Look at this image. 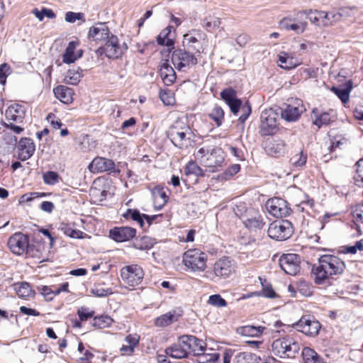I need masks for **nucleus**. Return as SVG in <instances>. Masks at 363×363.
I'll return each mask as SVG.
<instances>
[{"mask_svg": "<svg viewBox=\"0 0 363 363\" xmlns=\"http://www.w3.org/2000/svg\"><path fill=\"white\" fill-rule=\"evenodd\" d=\"M345 268V262L338 257L324 255L319 258L318 264L313 267L315 282L321 284L333 275L340 274Z\"/></svg>", "mask_w": 363, "mask_h": 363, "instance_id": "f257e3e1", "label": "nucleus"}, {"mask_svg": "<svg viewBox=\"0 0 363 363\" xmlns=\"http://www.w3.org/2000/svg\"><path fill=\"white\" fill-rule=\"evenodd\" d=\"M196 162L209 169L212 172L218 170L224 162V152L215 145L203 143L194 153Z\"/></svg>", "mask_w": 363, "mask_h": 363, "instance_id": "f03ea898", "label": "nucleus"}, {"mask_svg": "<svg viewBox=\"0 0 363 363\" xmlns=\"http://www.w3.org/2000/svg\"><path fill=\"white\" fill-rule=\"evenodd\" d=\"M192 133L189 125L182 121H175L168 130V137L179 148L187 147Z\"/></svg>", "mask_w": 363, "mask_h": 363, "instance_id": "7ed1b4c3", "label": "nucleus"}, {"mask_svg": "<svg viewBox=\"0 0 363 363\" xmlns=\"http://www.w3.org/2000/svg\"><path fill=\"white\" fill-rule=\"evenodd\" d=\"M272 352L281 358L294 357L300 350V344L293 337L286 336L272 342Z\"/></svg>", "mask_w": 363, "mask_h": 363, "instance_id": "20e7f679", "label": "nucleus"}, {"mask_svg": "<svg viewBox=\"0 0 363 363\" xmlns=\"http://www.w3.org/2000/svg\"><path fill=\"white\" fill-rule=\"evenodd\" d=\"M26 116V108L18 104H13L8 107L5 112V117L8 122L4 123V126L10 129L16 134H20L24 128L13 123H21Z\"/></svg>", "mask_w": 363, "mask_h": 363, "instance_id": "39448f33", "label": "nucleus"}, {"mask_svg": "<svg viewBox=\"0 0 363 363\" xmlns=\"http://www.w3.org/2000/svg\"><path fill=\"white\" fill-rule=\"evenodd\" d=\"M128 49L125 43H120L117 36L111 35L106 40L105 44L96 50V55H105L109 59H117Z\"/></svg>", "mask_w": 363, "mask_h": 363, "instance_id": "423d86ee", "label": "nucleus"}, {"mask_svg": "<svg viewBox=\"0 0 363 363\" xmlns=\"http://www.w3.org/2000/svg\"><path fill=\"white\" fill-rule=\"evenodd\" d=\"M172 62L177 70L186 72L197 65L198 59L186 49H177L172 54Z\"/></svg>", "mask_w": 363, "mask_h": 363, "instance_id": "0eeeda50", "label": "nucleus"}, {"mask_svg": "<svg viewBox=\"0 0 363 363\" xmlns=\"http://www.w3.org/2000/svg\"><path fill=\"white\" fill-rule=\"evenodd\" d=\"M268 235L277 240H285L293 233L291 223L286 220H275L268 228Z\"/></svg>", "mask_w": 363, "mask_h": 363, "instance_id": "6e6552de", "label": "nucleus"}, {"mask_svg": "<svg viewBox=\"0 0 363 363\" xmlns=\"http://www.w3.org/2000/svg\"><path fill=\"white\" fill-rule=\"evenodd\" d=\"M183 262L192 271L201 272L206 267V255L197 249L189 250L184 253Z\"/></svg>", "mask_w": 363, "mask_h": 363, "instance_id": "1a4fd4ad", "label": "nucleus"}, {"mask_svg": "<svg viewBox=\"0 0 363 363\" xmlns=\"http://www.w3.org/2000/svg\"><path fill=\"white\" fill-rule=\"evenodd\" d=\"M320 327V323L311 315H303L293 324V328L308 336L318 335Z\"/></svg>", "mask_w": 363, "mask_h": 363, "instance_id": "9d476101", "label": "nucleus"}, {"mask_svg": "<svg viewBox=\"0 0 363 363\" xmlns=\"http://www.w3.org/2000/svg\"><path fill=\"white\" fill-rule=\"evenodd\" d=\"M121 275L125 284L130 286H135L141 283L144 272L140 266L132 264L122 268Z\"/></svg>", "mask_w": 363, "mask_h": 363, "instance_id": "9b49d317", "label": "nucleus"}, {"mask_svg": "<svg viewBox=\"0 0 363 363\" xmlns=\"http://www.w3.org/2000/svg\"><path fill=\"white\" fill-rule=\"evenodd\" d=\"M235 263L230 257H224L217 260L213 265L215 278H228L235 272Z\"/></svg>", "mask_w": 363, "mask_h": 363, "instance_id": "f8f14e48", "label": "nucleus"}, {"mask_svg": "<svg viewBox=\"0 0 363 363\" xmlns=\"http://www.w3.org/2000/svg\"><path fill=\"white\" fill-rule=\"evenodd\" d=\"M204 35L201 30H194L184 35L183 45L186 50L190 52H194V54L200 55L203 52L202 45L200 40Z\"/></svg>", "mask_w": 363, "mask_h": 363, "instance_id": "ddd939ff", "label": "nucleus"}, {"mask_svg": "<svg viewBox=\"0 0 363 363\" xmlns=\"http://www.w3.org/2000/svg\"><path fill=\"white\" fill-rule=\"evenodd\" d=\"M279 264L281 269L289 275H296L300 271V258L296 254L282 255Z\"/></svg>", "mask_w": 363, "mask_h": 363, "instance_id": "4468645a", "label": "nucleus"}, {"mask_svg": "<svg viewBox=\"0 0 363 363\" xmlns=\"http://www.w3.org/2000/svg\"><path fill=\"white\" fill-rule=\"evenodd\" d=\"M261 129L265 135H272L277 129V113L270 108L262 112Z\"/></svg>", "mask_w": 363, "mask_h": 363, "instance_id": "2eb2a0df", "label": "nucleus"}, {"mask_svg": "<svg viewBox=\"0 0 363 363\" xmlns=\"http://www.w3.org/2000/svg\"><path fill=\"white\" fill-rule=\"evenodd\" d=\"M305 111L306 108L302 104V101L299 99H296L291 104L286 105L282 108L281 116L282 118L287 121H295Z\"/></svg>", "mask_w": 363, "mask_h": 363, "instance_id": "dca6fc26", "label": "nucleus"}, {"mask_svg": "<svg viewBox=\"0 0 363 363\" xmlns=\"http://www.w3.org/2000/svg\"><path fill=\"white\" fill-rule=\"evenodd\" d=\"M242 223L246 228L255 231L262 229L265 224L262 214L253 208H250L247 215H245Z\"/></svg>", "mask_w": 363, "mask_h": 363, "instance_id": "f3484780", "label": "nucleus"}, {"mask_svg": "<svg viewBox=\"0 0 363 363\" xmlns=\"http://www.w3.org/2000/svg\"><path fill=\"white\" fill-rule=\"evenodd\" d=\"M8 247L13 254L21 255L28 247V238L22 233H15L9 239Z\"/></svg>", "mask_w": 363, "mask_h": 363, "instance_id": "a211bd4d", "label": "nucleus"}, {"mask_svg": "<svg viewBox=\"0 0 363 363\" xmlns=\"http://www.w3.org/2000/svg\"><path fill=\"white\" fill-rule=\"evenodd\" d=\"M266 208L271 215L277 218L287 216L290 211L286 202L280 198L269 199L267 201Z\"/></svg>", "mask_w": 363, "mask_h": 363, "instance_id": "6ab92c4d", "label": "nucleus"}, {"mask_svg": "<svg viewBox=\"0 0 363 363\" xmlns=\"http://www.w3.org/2000/svg\"><path fill=\"white\" fill-rule=\"evenodd\" d=\"M182 343L186 345L189 354L197 356L206 350V344L200 339L193 335H183Z\"/></svg>", "mask_w": 363, "mask_h": 363, "instance_id": "aec40b11", "label": "nucleus"}, {"mask_svg": "<svg viewBox=\"0 0 363 363\" xmlns=\"http://www.w3.org/2000/svg\"><path fill=\"white\" fill-rule=\"evenodd\" d=\"M136 235V230L133 228L116 227L109 232V236L116 242H122L133 238Z\"/></svg>", "mask_w": 363, "mask_h": 363, "instance_id": "412c9836", "label": "nucleus"}, {"mask_svg": "<svg viewBox=\"0 0 363 363\" xmlns=\"http://www.w3.org/2000/svg\"><path fill=\"white\" fill-rule=\"evenodd\" d=\"M115 164L113 160L101 157H96L89 164L88 169L91 172L99 173L113 170Z\"/></svg>", "mask_w": 363, "mask_h": 363, "instance_id": "4be33fe9", "label": "nucleus"}, {"mask_svg": "<svg viewBox=\"0 0 363 363\" xmlns=\"http://www.w3.org/2000/svg\"><path fill=\"white\" fill-rule=\"evenodd\" d=\"M18 158L26 161L31 157L35 150V146L32 139L21 138L17 145Z\"/></svg>", "mask_w": 363, "mask_h": 363, "instance_id": "5701e85b", "label": "nucleus"}, {"mask_svg": "<svg viewBox=\"0 0 363 363\" xmlns=\"http://www.w3.org/2000/svg\"><path fill=\"white\" fill-rule=\"evenodd\" d=\"M109 36V29L108 26L103 23H98L91 26L88 33L89 38L96 42L106 40Z\"/></svg>", "mask_w": 363, "mask_h": 363, "instance_id": "b1692460", "label": "nucleus"}, {"mask_svg": "<svg viewBox=\"0 0 363 363\" xmlns=\"http://www.w3.org/2000/svg\"><path fill=\"white\" fill-rule=\"evenodd\" d=\"M311 118L313 120V124L316 125L318 128L322 126L328 125L335 118L333 115V111L322 112L318 108H313L312 111Z\"/></svg>", "mask_w": 363, "mask_h": 363, "instance_id": "393cba45", "label": "nucleus"}, {"mask_svg": "<svg viewBox=\"0 0 363 363\" xmlns=\"http://www.w3.org/2000/svg\"><path fill=\"white\" fill-rule=\"evenodd\" d=\"M185 340L183 339V336L179 337L177 342L166 348L165 353L175 359H182L188 356L189 352L186 348V345L182 342Z\"/></svg>", "mask_w": 363, "mask_h": 363, "instance_id": "a878e982", "label": "nucleus"}, {"mask_svg": "<svg viewBox=\"0 0 363 363\" xmlns=\"http://www.w3.org/2000/svg\"><path fill=\"white\" fill-rule=\"evenodd\" d=\"M223 100L229 106L230 111L237 114L241 108V101L236 97V92L233 89H226L220 93Z\"/></svg>", "mask_w": 363, "mask_h": 363, "instance_id": "bb28decb", "label": "nucleus"}, {"mask_svg": "<svg viewBox=\"0 0 363 363\" xmlns=\"http://www.w3.org/2000/svg\"><path fill=\"white\" fill-rule=\"evenodd\" d=\"M279 65L285 69H291L298 66L301 62L292 53L281 52L279 55Z\"/></svg>", "mask_w": 363, "mask_h": 363, "instance_id": "cd10ccee", "label": "nucleus"}, {"mask_svg": "<svg viewBox=\"0 0 363 363\" xmlns=\"http://www.w3.org/2000/svg\"><path fill=\"white\" fill-rule=\"evenodd\" d=\"M160 74L163 82L167 86L171 85L176 80V73L167 61L161 62Z\"/></svg>", "mask_w": 363, "mask_h": 363, "instance_id": "c85d7f7f", "label": "nucleus"}, {"mask_svg": "<svg viewBox=\"0 0 363 363\" xmlns=\"http://www.w3.org/2000/svg\"><path fill=\"white\" fill-rule=\"evenodd\" d=\"M123 216L125 218H130L133 220L137 221L141 228L144 227V218L147 220L148 225H150L152 221L157 217V216H150L145 214H140L137 209H128L126 212L123 213Z\"/></svg>", "mask_w": 363, "mask_h": 363, "instance_id": "c756f323", "label": "nucleus"}, {"mask_svg": "<svg viewBox=\"0 0 363 363\" xmlns=\"http://www.w3.org/2000/svg\"><path fill=\"white\" fill-rule=\"evenodd\" d=\"M55 97L64 104H71L73 101L74 91L72 89L65 86H57L54 89Z\"/></svg>", "mask_w": 363, "mask_h": 363, "instance_id": "7c9ffc66", "label": "nucleus"}, {"mask_svg": "<svg viewBox=\"0 0 363 363\" xmlns=\"http://www.w3.org/2000/svg\"><path fill=\"white\" fill-rule=\"evenodd\" d=\"M154 206L155 209L160 210L167 202L168 196L163 187L156 186L152 189Z\"/></svg>", "mask_w": 363, "mask_h": 363, "instance_id": "2f4dec72", "label": "nucleus"}, {"mask_svg": "<svg viewBox=\"0 0 363 363\" xmlns=\"http://www.w3.org/2000/svg\"><path fill=\"white\" fill-rule=\"evenodd\" d=\"M77 43L74 41L69 42L65 53L62 55V61L65 63L70 64L74 62L82 55V51L77 55L74 54V50L77 48Z\"/></svg>", "mask_w": 363, "mask_h": 363, "instance_id": "473e14b6", "label": "nucleus"}, {"mask_svg": "<svg viewBox=\"0 0 363 363\" xmlns=\"http://www.w3.org/2000/svg\"><path fill=\"white\" fill-rule=\"evenodd\" d=\"M303 16H306V17L311 21V23L314 24L317 26H323L324 27V18H323V11H303Z\"/></svg>", "mask_w": 363, "mask_h": 363, "instance_id": "72a5a7b5", "label": "nucleus"}, {"mask_svg": "<svg viewBox=\"0 0 363 363\" xmlns=\"http://www.w3.org/2000/svg\"><path fill=\"white\" fill-rule=\"evenodd\" d=\"M82 69L79 67L69 69L65 75L64 82L71 85H77L82 77Z\"/></svg>", "mask_w": 363, "mask_h": 363, "instance_id": "f704fd0d", "label": "nucleus"}, {"mask_svg": "<svg viewBox=\"0 0 363 363\" xmlns=\"http://www.w3.org/2000/svg\"><path fill=\"white\" fill-rule=\"evenodd\" d=\"M177 320L174 311H169L155 319V325L157 327H166Z\"/></svg>", "mask_w": 363, "mask_h": 363, "instance_id": "c9c22d12", "label": "nucleus"}, {"mask_svg": "<svg viewBox=\"0 0 363 363\" xmlns=\"http://www.w3.org/2000/svg\"><path fill=\"white\" fill-rule=\"evenodd\" d=\"M302 11L297 13L296 17L293 18V21L291 23L290 30H294L296 33H302L305 31L307 23L302 19Z\"/></svg>", "mask_w": 363, "mask_h": 363, "instance_id": "e433bc0d", "label": "nucleus"}, {"mask_svg": "<svg viewBox=\"0 0 363 363\" xmlns=\"http://www.w3.org/2000/svg\"><path fill=\"white\" fill-rule=\"evenodd\" d=\"M15 291L20 298H29L34 296L30 284L26 282L18 283L14 285Z\"/></svg>", "mask_w": 363, "mask_h": 363, "instance_id": "4c0bfd02", "label": "nucleus"}, {"mask_svg": "<svg viewBox=\"0 0 363 363\" xmlns=\"http://www.w3.org/2000/svg\"><path fill=\"white\" fill-rule=\"evenodd\" d=\"M302 357L303 363H322L316 352L310 347L303 349Z\"/></svg>", "mask_w": 363, "mask_h": 363, "instance_id": "58836bf2", "label": "nucleus"}, {"mask_svg": "<svg viewBox=\"0 0 363 363\" xmlns=\"http://www.w3.org/2000/svg\"><path fill=\"white\" fill-rule=\"evenodd\" d=\"M171 26H168L163 29L157 38V42L160 45H165L168 48L174 45V41L169 37L171 33Z\"/></svg>", "mask_w": 363, "mask_h": 363, "instance_id": "ea45409f", "label": "nucleus"}, {"mask_svg": "<svg viewBox=\"0 0 363 363\" xmlns=\"http://www.w3.org/2000/svg\"><path fill=\"white\" fill-rule=\"evenodd\" d=\"M352 86L350 81L347 83L346 89H340L335 86L331 88V91L337 95L343 104H346L349 101L350 93L352 90Z\"/></svg>", "mask_w": 363, "mask_h": 363, "instance_id": "a19ab883", "label": "nucleus"}, {"mask_svg": "<svg viewBox=\"0 0 363 363\" xmlns=\"http://www.w3.org/2000/svg\"><path fill=\"white\" fill-rule=\"evenodd\" d=\"M262 327H255L253 325H245L238 329V333L246 337H258L263 330Z\"/></svg>", "mask_w": 363, "mask_h": 363, "instance_id": "79ce46f5", "label": "nucleus"}, {"mask_svg": "<svg viewBox=\"0 0 363 363\" xmlns=\"http://www.w3.org/2000/svg\"><path fill=\"white\" fill-rule=\"evenodd\" d=\"M196 357L198 363H219V354L217 352L206 353L203 352V353Z\"/></svg>", "mask_w": 363, "mask_h": 363, "instance_id": "37998d69", "label": "nucleus"}, {"mask_svg": "<svg viewBox=\"0 0 363 363\" xmlns=\"http://www.w3.org/2000/svg\"><path fill=\"white\" fill-rule=\"evenodd\" d=\"M261 284H262V291H257L259 294H260L259 296H263L268 298H273L277 297V294L274 291V289L272 287V285L266 281V280L262 281V279L259 277V278Z\"/></svg>", "mask_w": 363, "mask_h": 363, "instance_id": "c03bdc74", "label": "nucleus"}, {"mask_svg": "<svg viewBox=\"0 0 363 363\" xmlns=\"http://www.w3.org/2000/svg\"><path fill=\"white\" fill-rule=\"evenodd\" d=\"M153 245V240L147 236L142 237L140 239H135L133 242L134 247L140 250L150 249Z\"/></svg>", "mask_w": 363, "mask_h": 363, "instance_id": "a18cd8bd", "label": "nucleus"}, {"mask_svg": "<svg viewBox=\"0 0 363 363\" xmlns=\"http://www.w3.org/2000/svg\"><path fill=\"white\" fill-rule=\"evenodd\" d=\"M61 230L65 235L72 238L82 239L87 236V235L82 231L74 229L68 225H63L61 228Z\"/></svg>", "mask_w": 363, "mask_h": 363, "instance_id": "49530a36", "label": "nucleus"}, {"mask_svg": "<svg viewBox=\"0 0 363 363\" xmlns=\"http://www.w3.org/2000/svg\"><path fill=\"white\" fill-rule=\"evenodd\" d=\"M220 25V20L219 18L216 16L206 17L203 22V27L208 31H213Z\"/></svg>", "mask_w": 363, "mask_h": 363, "instance_id": "de8ad7c7", "label": "nucleus"}, {"mask_svg": "<svg viewBox=\"0 0 363 363\" xmlns=\"http://www.w3.org/2000/svg\"><path fill=\"white\" fill-rule=\"evenodd\" d=\"M324 27L330 26L340 21V15L337 11L331 12L323 11Z\"/></svg>", "mask_w": 363, "mask_h": 363, "instance_id": "09e8293b", "label": "nucleus"}, {"mask_svg": "<svg viewBox=\"0 0 363 363\" xmlns=\"http://www.w3.org/2000/svg\"><path fill=\"white\" fill-rule=\"evenodd\" d=\"M113 322V320L111 317L108 315H101L99 317L94 318L92 324L94 326L104 328L109 327Z\"/></svg>", "mask_w": 363, "mask_h": 363, "instance_id": "8fccbe9b", "label": "nucleus"}, {"mask_svg": "<svg viewBox=\"0 0 363 363\" xmlns=\"http://www.w3.org/2000/svg\"><path fill=\"white\" fill-rule=\"evenodd\" d=\"M209 116L216 122L217 126H220L224 120V111L220 107L216 106L213 108Z\"/></svg>", "mask_w": 363, "mask_h": 363, "instance_id": "3c124183", "label": "nucleus"}, {"mask_svg": "<svg viewBox=\"0 0 363 363\" xmlns=\"http://www.w3.org/2000/svg\"><path fill=\"white\" fill-rule=\"evenodd\" d=\"M354 179L357 185L363 186V159L356 163V173Z\"/></svg>", "mask_w": 363, "mask_h": 363, "instance_id": "603ef678", "label": "nucleus"}, {"mask_svg": "<svg viewBox=\"0 0 363 363\" xmlns=\"http://www.w3.org/2000/svg\"><path fill=\"white\" fill-rule=\"evenodd\" d=\"M43 181L46 184L54 185L59 182V174L52 171H48L43 175Z\"/></svg>", "mask_w": 363, "mask_h": 363, "instance_id": "864d4df0", "label": "nucleus"}, {"mask_svg": "<svg viewBox=\"0 0 363 363\" xmlns=\"http://www.w3.org/2000/svg\"><path fill=\"white\" fill-rule=\"evenodd\" d=\"M208 303L215 307L221 308L227 306V302L219 294H214L209 296Z\"/></svg>", "mask_w": 363, "mask_h": 363, "instance_id": "5fc2aeb1", "label": "nucleus"}, {"mask_svg": "<svg viewBox=\"0 0 363 363\" xmlns=\"http://www.w3.org/2000/svg\"><path fill=\"white\" fill-rule=\"evenodd\" d=\"M307 160V156L303 152L296 154L291 158V164L297 167L303 166Z\"/></svg>", "mask_w": 363, "mask_h": 363, "instance_id": "6e6d98bb", "label": "nucleus"}, {"mask_svg": "<svg viewBox=\"0 0 363 363\" xmlns=\"http://www.w3.org/2000/svg\"><path fill=\"white\" fill-rule=\"evenodd\" d=\"M186 174H195V175H202L203 170L199 167L196 162L191 161L189 162L186 168H185Z\"/></svg>", "mask_w": 363, "mask_h": 363, "instance_id": "4d7b16f0", "label": "nucleus"}, {"mask_svg": "<svg viewBox=\"0 0 363 363\" xmlns=\"http://www.w3.org/2000/svg\"><path fill=\"white\" fill-rule=\"evenodd\" d=\"M299 72L302 78L306 79L308 78H315L317 76L318 68L311 67H301L299 69Z\"/></svg>", "mask_w": 363, "mask_h": 363, "instance_id": "13d9d810", "label": "nucleus"}, {"mask_svg": "<svg viewBox=\"0 0 363 363\" xmlns=\"http://www.w3.org/2000/svg\"><path fill=\"white\" fill-rule=\"evenodd\" d=\"M38 289L47 301L52 300L53 297L56 295L55 288L51 289L48 286H40Z\"/></svg>", "mask_w": 363, "mask_h": 363, "instance_id": "bf43d9fd", "label": "nucleus"}, {"mask_svg": "<svg viewBox=\"0 0 363 363\" xmlns=\"http://www.w3.org/2000/svg\"><path fill=\"white\" fill-rule=\"evenodd\" d=\"M65 19L68 23H74L77 20H80L83 23L85 22L84 15L82 13L69 11L66 13Z\"/></svg>", "mask_w": 363, "mask_h": 363, "instance_id": "052dcab7", "label": "nucleus"}, {"mask_svg": "<svg viewBox=\"0 0 363 363\" xmlns=\"http://www.w3.org/2000/svg\"><path fill=\"white\" fill-rule=\"evenodd\" d=\"M249 209L250 208H247L245 203L240 202L236 205V206L233 208V211L235 214L242 220L244 219L245 215H247Z\"/></svg>", "mask_w": 363, "mask_h": 363, "instance_id": "680f3d73", "label": "nucleus"}, {"mask_svg": "<svg viewBox=\"0 0 363 363\" xmlns=\"http://www.w3.org/2000/svg\"><path fill=\"white\" fill-rule=\"evenodd\" d=\"M338 14L340 15V20H344L349 17L353 16L355 13L356 10L353 8L350 7H343L340 9L338 11Z\"/></svg>", "mask_w": 363, "mask_h": 363, "instance_id": "e2e57ef3", "label": "nucleus"}, {"mask_svg": "<svg viewBox=\"0 0 363 363\" xmlns=\"http://www.w3.org/2000/svg\"><path fill=\"white\" fill-rule=\"evenodd\" d=\"M357 251H363V240H360L352 246L345 247L344 252L350 254H355Z\"/></svg>", "mask_w": 363, "mask_h": 363, "instance_id": "0e129e2a", "label": "nucleus"}, {"mask_svg": "<svg viewBox=\"0 0 363 363\" xmlns=\"http://www.w3.org/2000/svg\"><path fill=\"white\" fill-rule=\"evenodd\" d=\"M77 313L81 321H85L88 318L93 317L94 315V312L93 311H89L88 308L84 307L79 308Z\"/></svg>", "mask_w": 363, "mask_h": 363, "instance_id": "69168bd1", "label": "nucleus"}, {"mask_svg": "<svg viewBox=\"0 0 363 363\" xmlns=\"http://www.w3.org/2000/svg\"><path fill=\"white\" fill-rule=\"evenodd\" d=\"M297 289L299 293L304 296H311L312 294L311 287L306 281L299 282Z\"/></svg>", "mask_w": 363, "mask_h": 363, "instance_id": "338daca9", "label": "nucleus"}, {"mask_svg": "<svg viewBox=\"0 0 363 363\" xmlns=\"http://www.w3.org/2000/svg\"><path fill=\"white\" fill-rule=\"evenodd\" d=\"M91 293L97 297H104L111 294V291L109 289H104L103 287L96 286L91 289Z\"/></svg>", "mask_w": 363, "mask_h": 363, "instance_id": "774afa93", "label": "nucleus"}]
</instances>
